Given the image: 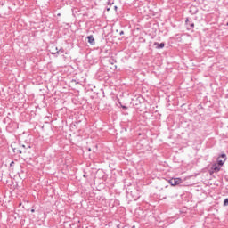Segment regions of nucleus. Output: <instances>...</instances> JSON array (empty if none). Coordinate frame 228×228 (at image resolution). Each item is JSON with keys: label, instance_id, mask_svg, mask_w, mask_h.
Returning <instances> with one entry per match:
<instances>
[{"label": "nucleus", "instance_id": "f257e3e1", "mask_svg": "<svg viewBox=\"0 0 228 228\" xmlns=\"http://www.w3.org/2000/svg\"><path fill=\"white\" fill-rule=\"evenodd\" d=\"M181 183H183L181 178H171L169 180V184H171V186H177V184H181Z\"/></svg>", "mask_w": 228, "mask_h": 228}, {"label": "nucleus", "instance_id": "f03ea898", "mask_svg": "<svg viewBox=\"0 0 228 228\" xmlns=\"http://www.w3.org/2000/svg\"><path fill=\"white\" fill-rule=\"evenodd\" d=\"M154 47L157 48V49H163V47H165V43H158V42H155L153 44Z\"/></svg>", "mask_w": 228, "mask_h": 228}, {"label": "nucleus", "instance_id": "7ed1b4c3", "mask_svg": "<svg viewBox=\"0 0 228 228\" xmlns=\"http://www.w3.org/2000/svg\"><path fill=\"white\" fill-rule=\"evenodd\" d=\"M87 40L91 45H95V39L94 38V36H88Z\"/></svg>", "mask_w": 228, "mask_h": 228}, {"label": "nucleus", "instance_id": "20e7f679", "mask_svg": "<svg viewBox=\"0 0 228 228\" xmlns=\"http://www.w3.org/2000/svg\"><path fill=\"white\" fill-rule=\"evenodd\" d=\"M186 26H188V29H193V28H195V24L194 23H190V20H186L185 21Z\"/></svg>", "mask_w": 228, "mask_h": 228}, {"label": "nucleus", "instance_id": "39448f33", "mask_svg": "<svg viewBox=\"0 0 228 228\" xmlns=\"http://www.w3.org/2000/svg\"><path fill=\"white\" fill-rule=\"evenodd\" d=\"M211 169L213 170V172H220V166L214 164L212 165Z\"/></svg>", "mask_w": 228, "mask_h": 228}, {"label": "nucleus", "instance_id": "423d86ee", "mask_svg": "<svg viewBox=\"0 0 228 228\" xmlns=\"http://www.w3.org/2000/svg\"><path fill=\"white\" fill-rule=\"evenodd\" d=\"M225 163V159H220V158L217 159V165L218 167H222Z\"/></svg>", "mask_w": 228, "mask_h": 228}, {"label": "nucleus", "instance_id": "0eeeda50", "mask_svg": "<svg viewBox=\"0 0 228 228\" xmlns=\"http://www.w3.org/2000/svg\"><path fill=\"white\" fill-rule=\"evenodd\" d=\"M56 52H51L52 54H59V53H63V49L58 50V47H55Z\"/></svg>", "mask_w": 228, "mask_h": 228}, {"label": "nucleus", "instance_id": "6e6552de", "mask_svg": "<svg viewBox=\"0 0 228 228\" xmlns=\"http://www.w3.org/2000/svg\"><path fill=\"white\" fill-rule=\"evenodd\" d=\"M13 152H19V154H22V152H26V151H24L22 149H20V150L14 149Z\"/></svg>", "mask_w": 228, "mask_h": 228}, {"label": "nucleus", "instance_id": "1a4fd4ad", "mask_svg": "<svg viewBox=\"0 0 228 228\" xmlns=\"http://www.w3.org/2000/svg\"><path fill=\"white\" fill-rule=\"evenodd\" d=\"M21 147L22 149H24V151H26V149H31V146H29V144H26V145L23 144Z\"/></svg>", "mask_w": 228, "mask_h": 228}, {"label": "nucleus", "instance_id": "9d476101", "mask_svg": "<svg viewBox=\"0 0 228 228\" xmlns=\"http://www.w3.org/2000/svg\"><path fill=\"white\" fill-rule=\"evenodd\" d=\"M219 158H223V159H226L227 155H225V153H223V154L220 155Z\"/></svg>", "mask_w": 228, "mask_h": 228}, {"label": "nucleus", "instance_id": "9b49d317", "mask_svg": "<svg viewBox=\"0 0 228 228\" xmlns=\"http://www.w3.org/2000/svg\"><path fill=\"white\" fill-rule=\"evenodd\" d=\"M224 206H228V198L224 200Z\"/></svg>", "mask_w": 228, "mask_h": 228}, {"label": "nucleus", "instance_id": "f8f14e48", "mask_svg": "<svg viewBox=\"0 0 228 228\" xmlns=\"http://www.w3.org/2000/svg\"><path fill=\"white\" fill-rule=\"evenodd\" d=\"M14 165H15V162H13V161H12L10 164L11 167H13Z\"/></svg>", "mask_w": 228, "mask_h": 228}, {"label": "nucleus", "instance_id": "ddd939ff", "mask_svg": "<svg viewBox=\"0 0 228 228\" xmlns=\"http://www.w3.org/2000/svg\"><path fill=\"white\" fill-rule=\"evenodd\" d=\"M119 35H124V30H121V31L119 32Z\"/></svg>", "mask_w": 228, "mask_h": 228}, {"label": "nucleus", "instance_id": "4468645a", "mask_svg": "<svg viewBox=\"0 0 228 228\" xmlns=\"http://www.w3.org/2000/svg\"><path fill=\"white\" fill-rule=\"evenodd\" d=\"M123 110H127L126 106H122Z\"/></svg>", "mask_w": 228, "mask_h": 228}, {"label": "nucleus", "instance_id": "2eb2a0df", "mask_svg": "<svg viewBox=\"0 0 228 228\" xmlns=\"http://www.w3.org/2000/svg\"><path fill=\"white\" fill-rule=\"evenodd\" d=\"M88 151H89V152H91V151H92V149H91V148H89V149H88Z\"/></svg>", "mask_w": 228, "mask_h": 228}, {"label": "nucleus", "instance_id": "dca6fc26", "mask_svg": "<svg viewBox=\"0 0 228 228\" xmlns=\"http://www.w3.org/2000/svg\"><path fill=\"white\" fill-rule=\"evenodd\" d=\"M52 53H56V50L52 51Z\"/></svg>", "mask_w": 228, "mask_h": 228}, {"label": "nucleus", "instance_id": "f3484780", "mask_svg": "<svg viewBox=\"0 0 228 228\" xmlns=\"http://www.w3.org/2000/svg\"><path fill=\"white\" fill-rule=\"evenodd\" d=\"M132 228H136V226H135V225H133Z\"/></svg>", "mask_w": 228, "mask_h": 228}, {"label": "nucleus", "instance_id": "a211bd4d", "mask_svg": "<svg viewBox=\"0 0 228 228\" xmlns=\"http://www.w3.org/2000/svg\"><path fill=\"white\" fill-rule=\"evenodd\" d=\"M107 11L110 12V8H107Z\"/></svg>", "mask_w": 228, "mask_h": 228}, {"label": "nucleus", "instance_id": "6ab92c4d", "mask_svg": "<svg viewBox=\"0 0 228 228\" xmlns=\"http://www.w3.org/2000/svg\"><path fill=\"white\" fill-rule=\"evenodd\" d=\"M115 10H117V6H114Z\"/></svg>", "mask_w": 228, "mask_h": 228}, {"label": "nucleus", "instance_id": "aec40b11", "mask_svg": "<svg viewBox=\"0 0 228 228\" xmlns=\"http://www.w3.org/2000/svg\"><path fill=\"white\" fill-rule=\"evenodd\" d=\"M60 15H61V14L59 13L58 16L60 17Z\"/></svg>", "mask_w": 228, "mask_h": 228}]
</instances>
